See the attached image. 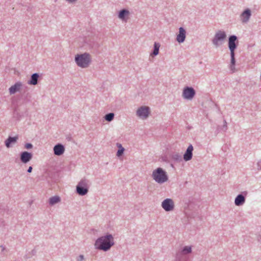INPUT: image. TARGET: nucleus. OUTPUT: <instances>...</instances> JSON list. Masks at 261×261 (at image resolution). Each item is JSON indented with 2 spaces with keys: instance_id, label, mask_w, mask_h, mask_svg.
<instances>
[{
  "instance_id": "5701e85b",
  "label": "nucleus",
  "mask_w": 261,
  "mask_h": 261,
  "mask_svg": "<svg viewBox=\"0 0 261 261\" xmlns=\"http://www.w3.org/2000/svg\"><path fill=\"white\" fill-rule=\"evenodd\" d=\"M55 154L60 155L64 152V148H54Z\"/></svg>"
},
{
  "instance_id": "aec40b11",
  "label": "nucleus",
  "mask_w": 261,
  "mask_h": 261,
  "mask_svg": "<svg viewBox=\"0 0 261 261\" xmlns=\"http://www.w3.org/2000/svg\"><path fill=\"white\" fill-rule=\"evenodd\" d=\"M76 191L79 195H85L88 192V188L81 187H76Z\"/></svg>"
},
{
  "instance_id": "412c9836",
  "label": "nucleus",
  "mask_w": 261,
  "mask_h": 261,
  "mask_svg": "<svg viewBox=\"0 0 261 261\" xmlns=\"http://www.w3.org/2000/svg\"><path fill=\"white\" fill-rule=\"evenodd\" d=\"M114 116H115L114 113H110L106 114L104 118L106 121H107L108 122H111L114 119Z\"/></svg>"
},
{
  "instance_id": "0eeeda50",
  "label": "nucleus",
  "mask_w": 261,
  "mask_h": 261,
  "mask_svg": "<svg viewBox=\"0 0 261 261\" xmlns=\"http://www.w3.org/2000/svg\"><path fill=\"white\" fill-rule=\"evenodd\" d=\"M237 37L236 35H231L228 38V45L230 53H234L238 43Z\"/></svg>"
},
{
  "instance_id": "7ed1b4c3",
  "label": "nucleus",
  "mask_w": 261,
  "mask_h": 261,
  "mask_svg": "<svg viewBox=\"0 0 261 261\" xmlns=\"http://www.w3.org/2000/svg\"><path fill=\"white\" fill-rule=\"evenodd\" d=\"M226 37V34L224 31L218 30L212 39V43L214 47H219L224 43Z\"/></svg>"
},
{
  "instance_id": "cd10ccee",
  "label": "nucleus",
  "mask_w": 261,
  "mask_h": 261,
  "mask_svg": "<svg viewBox=\"0 0 261 261\" xmlns=\"http://www.w3.org/2000/svg\"><path fill=\"white\" fill-rule=\"evenodd\" d=\"M24 147H33V145L32 144L28 143L24 145Z\"/></svg>"
},
{
  "instance_id": "c756f323",
  "label": "nucleus",
  "mask_w": 261,
  "mask_h": 261,
  "mask_svg": "<svg viewBox=\"0 0 261 261\" xmlns=\"http://www.w3.org/2000/svg\"><path fill=\"white\" fill-rule=\"evenodd\" d=\"M32 167H30L28 170V172L30 173L32 172Z\"/></svg>"
},
{
  "instance_id": "6e6552de",
  "label": "nucleus",
  "mask_w": 261,
  "mask_h": 261,
  "mask_svg": "<svg viewBox=\"0 0 261 261\" xmlns=\"http://www.w3.org/2000/svg\"><path fill=\"white\" fill-rule=\"evenodd\" d=\"M130 13L126 9H123L119 11L118 14V18L123 22H126L129 18Z\"/></svg>"
},
{
  "instance_id": "2f4dec72",
  "label": "nucleus",
  "mask_w": 261,
  "mask_h": 261,
  "mask_svg": "<svg viewBox=\"0 0 261 261\" xmlns=\"http://www.w3.org/2000/svg\"><path fill=\"white\" fill-rule=\"evenodd\" d=\"M117 147H122V145L120 143H117Z\"/></svg>"
},
{
  "instance_id": "4468645a",
  "label": "nucleus",
  "mask_w": 261,
  "mask_h": 261,
  "mask_svg": "<svg viewBox=\"0 0 261 261\" xmlns=\"http://www.w3.org/2000/svg\"><path fill=\"white\" fill-rule=\"evenodd\" d=\"M39 75L37 73L31 75L30 80L28 81V84L30 85H36L38 84Z\"/></svg>"
},
{
  "instance_id": "9d476101",
  "label": "nucleus",
  "mask_w": 261,
  "mask_h": 261,
  "mask_svg": "<svg viewBox=\"0 0 261 261\" xmlns=\"http://www.w3.org/2000/svg\"><path fill=\"white\" fill-rule=\"evenodd\" d=\"M162 206L166 211H172L174 207V202L171 199H166L162 202Z\"/></svg>"
},
{
  "instance_id": "f257e3e1",
  "label": "nucleus",
  "mask_w": 261,
  "mask_h": 261,
  "mask_svg": "<svg viewBox=\"0 0 261 261\" xmlns=\"http://www.w3.org/2000/svg\"><path fill=\"white\" fill-rule=\"evenodd\" d=\"M114 244L112 235H107L98 239L95 243V247L100 250H108Z\"/></svg>"
},
{
  "instance_id": "a211bd4d",
  "label": "nucleus",
  "mask_w": 261,
  "mask_h": 261,
  "mask_svg": "<svg viewBox=\"0 0 261 261\" xmlns=\"http://www.w3.org/2000/svg\"><path fill=\"white\" fill-rule=\"evenodd\" d=\"M161 46V44L159 42H155L153 44V50L152 53L150 54L151 56H156L159 53V49Z\"/></svg>"
},
{
  "instance_id": "6ab92c4d",
  "label": "nucleus",
  "mask_w": 261,
  "mask_h": 261,
  "mask_svg": "<svg viewBox=\"0 0 261 261\" xmlns=\"http://www.w3.org/2000/svg\"><path fill=\"white\" fill-rule=\"evenodd\" d=\"M245 202V198L242 195H239L235 199V204L236 205H241Z\"/></svg>"
},
{
  "instance_id": "c85d7f7f",
  "label": "nucleus",
  "mask_w": 261,
  "mask_h": 261,
  "mask_svg": "<svg viewBox=\"0 0 261 261\" xmlns=\"http://www.w3.org/2000/svg\"><path fill=\"white\" fill-rule=\"evenodd\" d=\"M54 147H64L63 145L60 143H58L54 146Z\"/></svg>"
},
{
  "instance_id": "2eb2a0df",
  "label": "nucleus",
  "mask_w": 261,
  "mask_h": 261,
  "mask_svg": "<svg viewBox=\"0 0 261 261\" xmlns=\"http://www.w3.org/2000/svg\"><path fill=\"white\" fill-rule=\"evenodd\" d=\"M235 56V53H230V64L229 66L230 70L232 72H234L236 70L235 68V65H236V60L234 58Z\"/></svg>"
},
{
  "instance_id": "72a5a7b5",
  "label": "nucleus",
  "mask_w": 261,
  "mask_h": 261,
  "mask_svg": "<svg viewBox=\"0 0 261 261\" xmlns=\"http://www.w3.org/2000/svg\"><path fill=\"white\" fill-rule=\"evenodd\" d=\"M188 147H193V146H192V145L191 144H190V145H189V146H188Z\"/></svg>"
},
{
  "instance_id": "393cba45",
  "label": "nucleus",
  "mask_w": 261,
  "mask_h": 261,
  "mask_svg": "<svg viewBox=\"0 0 261 261\" xmlns=\"http://www.w3.org/2000/svg\"><path fill=\"white\" fill-rule=\"evenodd\" d=\"M192 251L191 247L190 246H186L182 249L183 254H186L187 253H190Z\"/></svg>"
},
{
  "instance_id": "1a4fd4ad",
  "label": "nucleus",
  "mask_w": 261,
  "mask_h": 261,
  "mask_svg": "<svg viewBox=\"0 0 261 261\" xmlns=\"http://www.w3.org/2000/svg\"><path fill=\"white\" fill-rule=\"evenodd\" d=\"M251 16V10L247 8L245 9L240 15V19L242 23H247L250 20Z\"/></svg>"
},
{
  "instance_id": "f03ea898",
  "label": "nucleus",
  "mask_w": 261,
  "mask_h": 261,
  "mask_svg": "<svg viewBox=\"0 0 261 261\" xmlns=\"http://www.w3.org/2000/svg\"><path fill=\"white\" fill-rule=\"evenodd\" d=\"M74 61L78 67L82 68H86L91 64L92 58L90 54L84 53L76 55Z\"/></svg>"
},
{
  "instance_id": "ddd939ff",
  "label": "nucleus",
  "mask_w": 261,
  "mask_h": 261,
  "mask_svg": "<svg viewBox=\"0 0 261 261\" xmlns=\"http://www.w3.org/2000/svg\"><path fill=\"white\" fill-rule=\"evenodd\" d=\"M32 158V154L31 153H29L27 151L22 152L20 155L21 161L23 163H27L30 161Z\"/></svg>"
},
{
  "instance_id": "f3484780",
  "label": "nucleus",
  "mask_w": 261,
  "mask_h": 261,
  "mask_svg": "<svg viewBox=\"0 0 261 261\" xmlns=\"http://www.w3.org/2000/svg\"><path fill=\"white\" fill-rule=\"evenodd\" d=\"M18 139V136H15L14 137H9V138L5 142V145L6 147H9L10 144H14L16 143Z\"/></svg>"
},
{
  "instance_id": "bb28decb",
  "label": "nucleus",
  "mask_w": 261,
  "mask_h": 261,
  "mask_svg": "<svg viewBox=\"0 0 261 261\" xmlns=\"http://www.w3.org/2000/svg\"><path fill=\"white\" fill-rule=\"evenodd\" d=\"M66 1L69 4H75L77 0H66Z\"/></svg>"
},
{
  "instance_id": "b1692460",
  "label": "nucleus",
  "mask_w": 261,
  "mask_h": 261,
  "mask_svg": "<svg viewBox=\"0 0 261 261\" xmlns=\"http://www.w3.org/2000/svg\"><path fill=\"white\" fill-rule=\"evenodd\" d=\"M76 187L88 188V182L86 179L81 180Z\"/></svg>"
},
{
  "instance_id": "9b49d317",
  "label": "nucleus",
  "mask_w": 261,
  "mask_h": 261,
  "mask_svg": "<svg viewBox=\"0 0 261 261\" xmlns=\"http://www.w3.org/2000/svg\"><path fill=\"white\" fill-rule=\"evenodd\" d=\"M186 37V31L182 27L179 28L178 34L177 35L176 40L179 43H183Z\"/></svg>"
},
{
  "instance_id": "f8f14e48",
  "label": "nucleus",
  "mask_w": 261,
  "mask_h": 261,
  "mask_svg": "<svg viewBox=\"0 0 261 261\" xmlns=\"http://www.w3.org/2000/svg\"><path fill=\"white\" fill-rule=\"evenodd\" d=\"M22 87V83L21 82H16L9 89V92L10 95L14 94L17 92L20 91Z\"/></svg>"
},
{
  "instance_id": "473e14b6",
  "label": "nucleus",
  "mask_w": 261,
  "mask_h": 261,
  "mask_svg": "<svg viewBox=\"0 0 261 261\" xmlns=\"http://www.w3.org/2000/svg\"><path fill=\"white\" fill-rule=\"evenodd\" d=\"M224 125H226V121L225 120H224Z\"/></svg>"
},
{
  "instance_id": "20e7f679",
  "label": "nucleus",
  "mask_w": 261,
  "mask_h": 261,
  "mask_svg": "<svg viewBox=\"0 0 261 261\" xmlns=\"http://www.w3.org/2000/svg\"><path fill=\"white\" fill-rule=\"evenodd\" d=\"M152 177L156 182L160 184H162L168 180V176L166 172L161 168H158L153 171Z\"/></svg>"
},
{
  "instance_id": "39448f33",
  "label": "nucleus",
  "mask_w": 261,
  "mask_h": 261,
  "mask_svg": "<svg viewBox=\"0 0 261 261\" xmlns=\"http://www.w3.org/2000/svg\"><path fill=\"white\" fill-rule=\"evenodd\" d=\"M150 108L146 106L139 107L136 112V116L141 120H146L150 115Z\"/></svg>"
},
{
  "instance_id": "a878e982",
  "label": "nucleus",
  "mask_w": 261,
  "mask_h": 261,
  "mask_svg": "<svg viewBox=\"0 0 261 261\" xmlns=\"http://www.w3.org/2000/svg\"><path fill=\"white\" fill-rule=\"evenodd\" d=\"M124 150V148H121L119 149L117 152V155L118 156H121L123 153Z\"/></svg>"
},
{
  "instance_id": "4be33fe9",
  "label": "nucleus",
  "mask_w": 261,
  "mask_h": 261,
  "mask_svg": "<svg viewBox=\"0 0 261 261\" xmlns=\"http://www.w3.org/2000/svg\"><path fill=\"white\" fill-rule=\"evenodd\" d=\"M60 201V198L59 196H54L49 199V203L51 205H54Z\"/></svg>"
},
{
  "instance_id": "423d86ee",
  "label": "nucleus",
  "mask_w": 261,
  "mask_h": 261,
  "mask_svg": "<svg viewBox=\"0 0 261 261\" xmlns=\"http://www.w3.org/2000/svg\"><path fill=\"white\" fill-rule=\"evenodd\" d=\"M196 94L195 90L193 87H185L182 91V97L185 99L192 100Z\"/></svg>"
},
{
  "instance_id": "7c9ffc66",
  "label": "nucleus",
  "mask_w": 261,
  "mask_h": 261,
  "mask_svg": "<svg viewBox=\"0 0 261 261\" xmlns=\"http://www.w3.org/2000/svg\"><path fill=\"white\" fill-rule=\"evenodd\" d=\"M66 139H67L68 141H70V140H71V138L70 137H67L66 138Z\"/></svg>"
},
{
  "instance_id": "dca6fc26",
  "label": "nucleus",
  "mask_w": 261,
  "mask_h": 261,
  "mask_svg": "<svg viewBox=\"0 0 261 261\" xmlns=\"http://www.w3.org/2000/svg\"><path fill=\"white\" fill-rule=\"evenodd\" d=\"M193 148H187L186 152L184 154V159L185 161L190 160L192 157Z\"/></svg>"
}]
</instances>
